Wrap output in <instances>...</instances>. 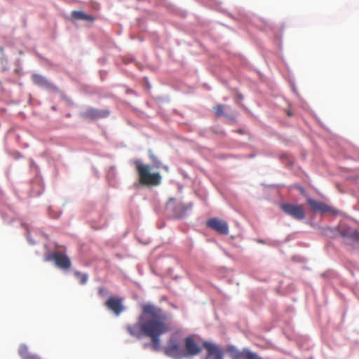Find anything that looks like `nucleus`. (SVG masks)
Wrapping results in <instances>:
<instances>
[{"instance_id": "14", "label": "nucleus", "mask_w": 359, "mask_h": 359, "mask_svg": "<svg viewBox=\"0 0 359 359\" xmlns=\"http://www.w3.org/2000/svg\"><path fill=\"white\" fill-rule=\"evenodd\" d=\"M32 81L34 84L45 87V88H50L51 83H50L44 77L39 74H33L32 75Z\"/></svg>"}, {"instance_id": "10", "label": "nucleus", "mask_w": 359, "mask_h": 359, "mask_svg": "<svg viewBox=\"0 0 359 359\" xmlns=\"http://www.w3.org/2000/svg\"><path fill=\"white\" fill-rule=\"evenodd\" d=\"M307 203L313 212H320L321 213L330 212L333 215L337 214L336 210H333L325 203L308 198Z\"/></svg>"}, {"instance_id": "3", "label": "nucleus", "mask_w": 359, "mask_h": 359, "mask_svg": "<svg viewBox=\"0 0 359 359\" xmlns=\"http://www.w3.org/2000/svg\"><path fill=\"white\" fill-rule=\"evenodd\" d=\"M231 359H263L257 353L248 348L240 351L233 346H229L226 348Z\"/></svg>"}, {"instance_id": "9", "label": "nucleus", "mask_w": 359, "mask_h": 359, "mask_svg": "<svg viewBox=\"0 0 359 359\" xmlns=\"http://www.w3.org/2000/svg\"><path fill=\"white\" fill-rule=\"evenodd\" d=\"M109 114L110 112L107 109H97L90 107L86 111L81 113V116L85 120H95L106 118Z\"/></svg>"}, {"instance_id": "6", "label": "nucleus", "mask_w": 359, "mask_h": 359, "mask_svg": "<svg viewBox=\"0 0 359 359\" xmlns=\"http://www.w3.org/2000/svg\"><path fill=\"white\" fill-rule=\"evenodd\" d=\"M53 260L55 264L62 269H68L71 266V262L69 257L62 253L55 252L45 258V261Z\"/></svg>"}, {"instance_id": "21", "label": "nucleus", "mask_w": 359, "mask_h": 359, "mask_svg": "<svg viewBox=\"0 0 359 359\" xmlns=\"http://www.w3.org/2000/svg\"><path fill=\"white\" fill-rule=\"evenodd\" d=\"M104 290V288H103V287H100V288H99V294H102L103 293Z\"/></svg>"}, {"instance_id": "4", "label": "nucleus", "mask_w": 359, "mask_h": 359, "mask_svg": "<svg viewBox=\"0 0 359 359\" xmlns=\"http://www.w3.org/2000/svg\"><path fill=\"white\" fill-rule=\"evenodd\" d=\"M280 207L284 212L297 220H302L306 217L304 208L301 205L283 203Z\"/></svg>"}, {"instance_id": "20", "label": "nucleus", "mask_w": 359, "mask_h": 359, "mask_svg": "<svg viewBox=\"0 0 359 359\" xmlns=\"http://www.w3.org/2000/svg\"><path fill=\"white\" fill-rule=\"evenodd\" d=\"M28 359H42V358L37 354L32 353V355L28 358Z\"/></svg>"}, {"instance_id": "13", "label": "nucleus", "mask_w": 359, "mask_h": 359, "mask_svg": "<svg viewBox=\"0 0 359 359\" xmlns=\"http://www.w3.org/2000/svg\"><path fill=\"white\" fill-rule=\"evenodd\" d=\"M339 233L342 237L347 238L354 243L359 242V233L354 229H343L339 231Z\"/></svg>"}, {"instance_id": "8", "label": "nucleus", "mask_w": 359, "mask_h": 359, "mask_svg": "<svg viewBox=\"0 0 359 359\" xmlns=\"http://www.w3.org/2000/svg\"><path fill=\"white\" fill-rule=\"evenodd\" d=\"M203 346L207 351L206 359H223V351L215 344L203 341Z\"/></svg>"}, {"instance_id": "19", "label": "nucleus", "mask_w": 359, "mask_h": 359, "mask_svg": "<svg viewBox=\"0 0 359 359\" xmlns=\"http://www.w3.org/2000/svg\"><path fill=\"white\" fill-rule=\"evenodd\" d=\"M149 157L153 163L154 167L156 168H159L161 166V162L156 157V156L151 153Z\"/></svg>"}, {"instance_id": "12", "label": "nucleus", "mask_w": 359, "mask_h": 359, "mask_svg": "<svg viewBox=\"0 0 359 359\" xmlns=\"http://www.w3.org/2000/svg\"><path fill=\"white\" fill-rule=\"evenodd\" d=\"M122 299L118 297H111L106 302L105 306L112 311L116 316H119L123 310Z\"/></svg>"}, {"instance_id": "16", "label": "nucleus", "mask_w": 359, "mask_h": 359, "mask_svg": "<svg viewBox=\"0 0 359 359\" xmlns=\"http://www.w3.org/2000/svg\"><path fill=\"white\" fill-rule=\"evenodd\" d=\"M18 354L22 359H28V358L32 355V353L29 351L27 346L22 344L18 348Z\"/></svg>"}, {"instance_id": "17", "label": "nucleus", "mask_w": 359, "mask_h": 359, "mask_svg": "<svg viewBox=\"0 0 359 359\" xmlns=\"http://www.w3.org/2000/svg\"><path fill=\"white\" fill-rule=\"evenodd\" d=\"M227 107L226 105H224V104H217L216 106H215L213 107V109L214 111H215V115L217 116H224L225 114H224V109L226 108Z\"/></svg>"}, {"instance_id": "15", "label": "nucleus", "mask_w": 359, "mask_h": 359, "mask_svg": "<svg viewBox=\"0 0 359 359\" xmlns=\"http://www.w3.org/2000/svg\"><path fill=\"white\" fill-rule=\"evenodd\" d=\"M72 16L76 20H84L90 22L94 20V18L92 15H88L82 11H74L72 12Z\"/></svg>"}, {"instance_id": "11", "label": "nucleus", "mask_w": 359, "mask_h": 359, "mask_svg": "<svg viewBox=\"0 0 359 359\" xmlns=\"http://www.w3.org/2000/svg\"><path fill=\"white\" fill-rule=\"evenodd\" d=\"M207 225L220 234L226 235L229 233L228 224L225 221L218 218L210 219L207 222Z\"/></svg>"}, {"instance_id": "5", "label": "nucleus", "mask_w": 359, "mask_h": 359, "mask_svg": "<svg viewBox=\"0 0 359 359\" xmlns=\"http://www.w3.org/2000/svg\"><path fill=\"white\" fill-rule=\"evenodd\" d=\"M164 353L174 359L184 358V348H181L178 342L172 339H170L168 345L164 348Z\"/></svg>"}, {"instance_id": "2", "label": "nucleus", "mask_w": 359, "mask_h": 359, "mask_svg": "<svg viewBox=\"0 0 359 359\" xmlns=\"http://www.w3.org/2000/svg\"><path fill=\"white\" fill-rule=\"evenodd\" d=\"M138 181L135 184L142 187H156L162 181V177L159 172H151V166L144 164L141 160L136 159L133 161Z\"/></svg>"}, {"instance_id": "18", "label": "nucleus", "mask_w": 359, "mask_h": 359, "mask_svg": "<svg viewBox=\"0 0 359 359\" xmlns=\"http://www.w3.org/2000/svg\"><path fill=\"white\" fill-rule=\"evenodd\" d=\"M76 276L79 279L80 284H86L88 280V276L86 274L81 273L80 272L75 273Z\"/></svg>"}, {"instance_id": "1", "label": "nucleus", "mask_w": 359, "mask_h": 359, "mask_svg": "<svg viewBox=\"0 0 359 359\" xmlns=\"http://www.w3.org/2000/svg\"><path fill=\"white\" fill-rule=\"evenodd\" d=\"M142 311L137 322L127 325L126 330L138 339L143 336L149 337L151 348L158 351L161 348L160 337L171 330L170 319L162 309L151 304L142 305Z\"/></svg>"}, {"instance_id": "7", "label": "nucleus", "mask_w": 359, "mask_h": 359, "mask_svg": "<svg viewBox=\"0 0 359 359\" xmlns=\"http://www.w3.org/2000/svg\"><path fill=\"white\" fill-rule=\"evenodd\" d=\"M201 352V348L196 343L192 337L189 336L184 339V358L197 355Z\"/></svg>"}]
</instances>
